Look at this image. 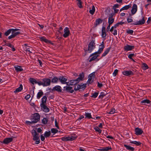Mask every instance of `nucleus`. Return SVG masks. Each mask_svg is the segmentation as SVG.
Here are the masks:
<instances>
[{
	"label": "nucleus",
	"mask_w": 151,
	"mask_h": 151,
	"mask_svg": "<svg viewBox=\"0 0 151 151\" xmlns=\"http://www.w3.org/2000/svg\"><path fill=\"white\" fill-rule=\"evenodd\" d=\"M31 133L33 137V140L35 142V144H38L40 143V139L39 134L37 133L36 131L33 129L32 130Z\"/></svg>",
	"instance_id": "obj_1"
},
{
	"label": "nucleus",
	"mask_w": 151,
	"mask_h": 151,
	"mask_svg": "<svg viewBox=\"0 0 151 151\" xmlns=\"http://www.w3.org/2000/svg\"><path fill=\"white\" fill-rule=\"evenodd\" d=\"M95 47V41L94 40H92L88 45V50H84L85 52V55H86V53H87V51H89V52H91Z\"/></svg>",
	"instance_id": "obj_2"
},
{
	"label": "nucleus",
	"mask_w": 151,
	"mask_h": 151,
	"mask_svg": "<svg viewBox=\"0 0 151 151\" xmlns=\"http://www.w3.org/2000/svg\"><path fill=\"white\" fill-rule=\"evenodd\" d=\"M40 116L39 113H36L32 114L31 116L30 119L33 121L32 122L37 123L40 120Z\"/></svg>",
	"instance_id": "obj_3"
},
{
	"label": "nucleus",
	"mask_w": 151,
	"mask_h": 151,
	"mask_svg": "<svg viewBox=\"0 0 151 151\" xmlns=\"http://www.w3.org/2000/svg\"><path fill=\"white\" fill-rule=\"evenodd\" d=\"M43 82V86H47L50 85L51 80L48 78H44L42 79Z\"/></svg>",
	"instance_id": "obj_4"
},
{
	"label": "nucleus",
	"mask_w": 151,
	"mask_h": 151,
	"mask_svg": "<svg viewBox=\"0 0 151 151\" xmlns=\"http://www.w3.org/2000/svg\"><path fill=\"white\" fill-rule=\"evenodd\" d=\"M145 22V20L144 19V17H143L142 19L137 21L136 22H135L131 24L135 25H142L144 24Z\"/></svg>",
	"instance_id": "obj_5"
},
{
	"label": "nucleus",
	"mask_w": 151,
	"mask_h": 151,
	"mask_svg": "<svg viewBox=\"0 0 151 151\" xmlns=\"http://www.w3.org/2000/svg\"><path fill=\"white\" fill-rule=\"evenodd\" d=\"M64 33L63 34V36L65 38L68 37L70 33L69 28L67 27L64 29Z\"/></svg>",
	"instance_id": "obj_6"
},
{
	"label": "nucleus",
	"mask_w": 151,
	"mask_h": 151,
	"mask_svg": "<svg viewBox=\"0 0 151 151\" xmlns=\"http://www.w3.org/2000/svg\"><path fill=\"white\" fill-rule=\"evenodd\" d=\"M13 139L12 137L6 138L4 139L2 142L5 144H7L12 141Z\"/></svg>",
	"instance_id": "obj_7"
},
{
	"label": "nucleus",
	"mask_w": 151,
	"mask_h": 151,
	"mask_svg": "<svg viewBox=\"0 0 151 151\" xmlns=\"http://www.w3.org/2000/svg\"><path fill=\"white\" fill-rule=\"evenodd\" d=\"M135 134L137 135H141L143 132V130L138 127H137L135 128Z\"/></svg>",
	"instance_id": "obj_8"
},
{
	"label": "nucleus",
	"mask_w": 151,
	"mask_h": 151,
	"mask_svg": "<svg viewBox=\"0 0 151 151\" xmlns=\"http://www.w3.org/2000/svg\"><path fill=\"white\" fill-rule=\"evenodd\" d=\"M40 40L42 41H43L47 43H50L51 45H53V43L51 41L45 38V37H40Z\"/></svg>",
	"instance_id": "obj_9"
},
{
	"label": "nucleus",
	"mask_w": 151,
	"mask_h": 151,
	"mask_svg": "<svg viewBox=\"0 0 151 151\" xmlns=\"http://www.w3.org/2000/svg\"><path fill=\"white\" fill-rule=\"evenodd\" d=\"M52 91H56L58 92H62V90L60 86H57L53 88L52 89Z\"/></svg>",
	"instance_id": "obj_10"
},
{
	"label": "nucleus",
	"mask_w": 151,
	"mask_h": 151,
	"mask_svg": "<svg viewBox=\"0 0 151 151\" xmlns=\"http://www.w3.org/2000/svg\"><path fill=\"white\" fill-rule=\"evenodd\" d=\"M137 11V6L135 4H134L132 6V9L131 10L132 14H134Z\"/></svg>",
	"instance_id": "obj_11"
},
{
	"label": "nucleus",
	"mask_w": 151,
	"mask_h": 151,
	"mask_svg": "<svg viewBox=\"0 0 151 151\" xmlns=\"http://www.w3.org/2000/svg\"><path fill=\"white\" fill-rule=\"evenodd\" d=\"M58 79L61 83L63 84L66 83L67 79L65 78L64 76H60L58 78Z\"/></svg>",
	"instance_id": "obj_12"
},
{
	"label": "nucleus",
	"mask_w": 151,
	"mask_h": 151,
	"mask_svg": "<svg viewBox=\"0 0 151 151\" xmlns=\"http://www.w3.org/2000/svg\"><path fill=\"white\" fill-rule=\"evenodd\" d=\"M64 91L65 90L67 92L73 93L74 90L72 89V88L71 86H65L64 87Z\"/></svg>",
	"instance_id": "obj_13"
},
{
	"label": "nucleus",
	"mask_w": 151,
	"mask_h": 151,
	"mask_svg": "<svg viewBox=\"0 0 151 151\" xmlns=\"http://www.w3.org/2000/svg\"><path fill=\"white\" fill-rule=\"evenodd\" d=\"M134 46L129 45H125L124 47V50L125 51L131 50L134 48Z\"/></svg>",
	"instance_id": "obj_14"
},
{
	"label": "nucleus",
	"mask_w": 151,
	"mask_h": 151,
	"mask_svg": "<svg viewBox=\"0 0 151 151\" xmlns=\"http://www.w3.org/2000/svg\"><path fill=\"white\" fill-rule=\"evenodd\" d=\"M122 73L124 75L129 76L134 75L133 73L131 70L124 71L122 72Z\"/></svg>",
	"instance_id": "obj_15"
},
{
	"label": "nucleus",
	"mask_w": 151,
	"mask_h": 151,
	"mask_svg": "<svg viewBox=\"0 0 151 151\" xmlns=\"http://www.w3.org/2000/svg\"><path fill=\"white\" fill-rule=\"evenodd\" d=\"M40 106L43 111L45 112H48L49 111V109L46 106L45 104L40 105Z\"/></svg>",
	"instance_id": "obj_16"
},
{
	"label": "nucleus",
	"mask_w": 151,
	"mask_h": 151,
	"mask_svg": "<svg viewBox=\"0 0 151 151\" xmlns=\"http://www.w3.org/2000/svg\"><path fill=\"white\" fill-rule=\"evenodd\" d=\"M70 84L71 86L75 85L77 84L79 82V81L77 80H71L70 81Z\"/></svg>",
	"instance_id": "obj_17"
},
{
	"label": "nucleus",
	"mask_w": 151,
	"mask_h": 151,
	"mask_svg": "<svg viewBox=\"0 0 151 151\" xmlns=\"http://www.w3.org/2000/svg\"><path fill=\"white\" fill-rule=\"evenodd\" d=\"M132 4H129L128 5H126L124 6L121 9H120V12L122 11V10H127L129 8H131V7Z\"/></svg>",
	"instance_id": "obj_18"
},
{
	"label": "nucleus",
	"mask_w": 151,
	"mask_h": 151,
	"mask_svg": "<svg viewBox=\"0 0 151 151\" xmlns=\"http://www.w3.org/2000/svg\"><path fill=\"white\" fill-rule=\"evenodd\" d=\"M103 20L100 18L97 19L96 20V23L94 24L95 27H96L100 23H102Z\"/></svg>",
	"instance_id": "obj_19"
},
{
	"label": "nucleus",
	"mask_w": 151,
	"mask_h": 151,
	"mask_svg": "<svg viewBox=\"0 0 151 151\" xmlns=\"http://www.w3.org/2000/svg\"><path fill=\"white\" fill-rule=\"evenodd\" d=\"M104 47H101V48H100L98 51L97 52H96L95 53H94L93 54H91L90 56V57H91V56H93L95 54H100L101 53V52L103 51Z\"/></svg>",
	"instance_id": "obj_20"
},
{
	"label": "nucleus",
	"mask_w": 151,
	"mask_h": 151,
	"mask_svg": "<svg viewBox=\"0 0 151 151\" xmlns=\"http://www.w3.org/2000/svg\"><path fill=\"white\" fill-rule=\"evenodd\" d=\"M111 47H110L107 48L102 54V57H103L106 56L109 52L110 50L111 49Z\"/></svg>",
	"instance_id": "obj_21"
},
{
	"label": "nucleus",
	"mask_w": 151,
	"mask_h": 151,
	"mask_svg": "<svg viewBox=\"0 0 151 151\" xmlns=\"http://www.w3.org/2000/svg\"><path fill=\"white\" fill-rule=\"evenodd\" d=\"M47 99V97L46 96H44L42 99V103L40 105L45 104Z\"/></svg>",
	"instance_id": "obj_22"
},
{
	"label": "nucleus",
	"mask_w": 151,
	"mask_h": 151,
	"mask_svg": "<svg viewBox=\"0 0 151 151\" xmlns=\"http://www.w3.org/2000/svg\"><path fill=\"white\" fill-rule=\"evenodd\" d=\"M151 102V101L149 99H144L142 100L141 101V103L143 105H145L146 103L147 104H150Z\"/></svg>",
	"instance_id": "obj_23"
},
{
	"label": "nucleus",
	"mask_w": 151,
	"mask_h": 151,
	"mask_svg": "<svg viewBox=\"0 0 151 151\" xmlns=\"http://www.w3.org/2000/svg\"><path fill=\"white\" fill-rule=\"evenodd\" d=\"M111 149V147H106L101 149H99V150L100 151H108L109 150Z\"/></svg>",
	"instance_id": "obj_24"
},
{
	"label": "nucleus",
	"mask_w": 151,
	"mask_h": 151,
	"mask_svg": "<svg viewBox=\"0 0 151 151\" xmlns=\"http://www.w3.org/2000/svg\"><path fill=\"white\" fill-rule=\"evenodd\" d=\"M43 95V93L41 90H40V91L37 93V99H40V98Z\"/></svg>",
	"instance_id": "obj_25"
},
{
	"label": "nucleus",
	"mask_w": 151,
	"mask_h": 151,
	"mask_svg": "<svg viewBox=\"0 0 151 151\" xmlns=\"http://www.w3.org/2000/svg\"><path fill=\"white\" fill-rule=\"evenodd\" d=\"M23 88V86L22 84L20 85V86L19 87L17 88L16 90L14 91V93H16L17 92L20 91Z\"/></svg>",
	"instance_id": "obj_26"
},
{
	"label": "nucleus",
	"mask_w": 151,
	"mask_h": 151,
	"mask_svg": "<svg viewBox=\"0 0 151 151\" xmlns=\"http://www.w3.org/2000/svg\"><path fill=\"white\" fill-rule=\"evenodd\" d=\"M124 146L128 150H131V151H133L134 150V147H132L129 145H124Z\"/></svg>",
	"instance_id": "obj_27"
},
{
	"label": "nucleus",
	"mask_w": 151,
	"mask_h": 151,
	"mask_svg": "<svg viewBox=\"0 0 151 151\" xmlns=\"http://www.w3.org/2000/svg\"><path fill=\"white\" fill-rule=\"evenodd\" d=\"M92 56L93 57L89 60V62H91L92 61L94 60H95L99 56V55L97 54H95L93 56Z\"/></svg>",
	"instance_id": "obj_28"
},
{
	"label": "nucleus",
	"mask_w": 151,
	"mask_h": 151,
	"mask_svg": "<svg viewBox=\"0 0 151 151\" xmlns=\"http://www.w3.org/2000/svg\"><path fill=\"white\" fill-rule=\"evenodd\" d=\"M15 68L17 72H21L23 70V69L21 66H16Z\"/></svg>",
	"instance_id": "obj_29"
},
{
	"label": "nucleus",
	"mask_w": 151,
	"mask_h": 151,
	"mask_svg": "<svg viewBox=\"0 0 151 151\" xmlns=\"http://www.w3.org/2000/svg\"><path fill=\"white\" fill-rule=\"evenodd\" d=\"M58 80H59L58 78L56 77H55L52 79L51 81L52 83H57Z\"/></svg>",
	"instance_id": "obj_30"
},
{
	"label": "nucleus",
	"mask_w": 151,
	"mask_h": 151,
	"mask_svg": "<svg viewBox=\"0 0 151 151\" xmlns=\"http://www.w3.org/2000/svg\"><path fill=\"white\" fill-rule=\"evenodd\" d=\"M29 81L30 83L33 85H34L35 83L36 84L37 83V81L35 79L32 78H30Z\"/></svg>",
	"instance_id": "obj_31"
},
{
	"label": "nucleus",
	"mask_w": 151,
	"mask_h": 151,
	"mask_svg": "<svg viewBox=\"0 0 151 151\" xmlns=\"http://www.w3.org/2000/svg\"><path fill=\"white\" fill-rule=\"evenodd\" d=\"M77 4L78 7L80 8H82L83 6L82 5L81 0H77Z\"/></svg>",
	"instance_id": "obj_32"
},
{
	"label": "nucleus",
	"mask_w": 151,
	"mask_h": 151,
	"mask_svg": "<svg viewBox=\"0 0 151 151\" xmlns=\"http://www.w3.org/2000/svg\"><path fill=\"white\" fill-rule=\"evenodd\" d=\"M69 139V140L73 141L76 139L77 137V136L75 134L73 136H71V137H68Z\"/></svg>",
	"instance_id": "obj_33"
},
{
	"label": "nucleus",
	"mask_w": 151,
	"mask_h": 151,
	"mask_svg": "<svg viewBox=\"0 0 151 151\" xmlns=\"http://www.w3.org/2000/svg\"><path fill=\"white\" fill-rule=\"evenodd\" d=\"M48 121L47 118H44L42 120V123L44 124H46L47 123Z\"/></svg>",
	"instance_id": "obj_34"
},
{
	"label": "nucleus",
	"mask_w": 151,
	"mask_h": 151,
	"mask_svg": "<svg viewBox=\"0 0 151 151\" xmlns=\"http://www.w3.org/2000/svg\"><path fill=\"white\" fill-rule=\"evenodd\" d=\"M130 143L132 144H134L136 145L137 146H139L141 145V143L139 142H137L136 141H131Z\"/></svg>",
	"instance_id": "obj_35"
},
{
	"label": "nucleus",
	"mask_w": 151,
	"mask_h": 151,
	"mask_svg": "<svg viewBox=\"0 0 151 151\" xmlns=\"http://www.w3.org/2000/svg\"><path fill=\"white\" fill-rule=\"evenodd\" d=\"M106 95V93H105L104 92H101L100 94V95L99 96V99H102Z\"/></svg>",
	"instance_id": "obj_36"
},
{
	"label": "nucleus",
	"mask_w": 151,
	"mask_h": 151,
	"mask_svg": "<svg viewBox=\"0 0 151 151\" xmlns=\"http://www.w3.org/2000/svg\"><path fill=\"white\" fill-rule=\"evenodd\" d=\"M114 19L113 18H108V23L109 24H111L114 22Z\"/></svg>",
	"instance_id": "obj_37"
},
{
	"label": "nucleus",
	"mask_w": 151,
	"mask_h": 151,
	"mask_svg": "<svg viewBox=\"0 0 151 151\" xmlns=\"http://www.w3.org/2000/svg\"><path fill=\"white\" fill-rule=\"evenodd\" d=\"M142 68L143 69L145 70L147 69L148 68V66L145 63H143L142 64Z\"/></svg>",
	"instance_id": "obj_38"
},
{
	"label": "nucleus",
	"mask_w": 151,
	"mask_h": 151,
	"mask_svg": "<svg viewBox=\"0 0 151 151\" xmlns=\"http://www.w3.org/2000/svg\"><path fill=\"white\" fill-rule=\"evenodd\" d=\"M51 134V132L50 131L49 132L46 131L44 135L46 137H49Z\"/></svg>",
	"instance_id": "obj_39"
},
{
	"label": "nucleus",
	"mask_w": 151,
	"mask_h": 151,
	"mask_svg": "<svg viewBox=\"0 0 151 151\" xmlns=\"http://www.w3.org/2000/svg\"><path fill=\"white\" fill-rule=\"evenodd\" d=\"M99 92H95L94 93H93V94L91 96V97L94 98H96L98 96L99 94Z\"/></svg>",
	"instance_id": "obj_40"
},
{
	"label": "nucleus",
	"mask_w": 151,
	"mask_h": 151,
	"mask_svg": "<svg viewBox=\"0 0 151 151\" xmlns=\"http://www.w3.org/2000/svg\"><path fill=\"white\" fill-rule=\"evenodd\" d=\"M95 11V8L94 6H93L92 7V9H90L89 11L90 13L91 14H93Z\"/></svg>",
	"instance_id": "obj_41"
},
{
	"label": "nucleus",
	"mask_w": 151,
	"mask_h": 151,
	"mask_svg": "<svg viewBox=\"0 0 151 151\" xmlns=\"http://www.w3.org/2000/svg\"><path fill=\"white\" fill-rule=\"evenodd\" d=\"M12 30L11 29H9L7 30L4 33V35L6 36H8L11 32Z\"/></svg>",
	"instance_id": "obj_42"
},
{
	"label": "nucleus",
	"mask_w": 151,
	"mask_h": 151,
	"mask_svg": "<svg viewBox=\"0 0 151 151\" xmlns=\"http://www.w3.org/2000/svg\"><path fill=\"white\" fill-rule=\"evenodd\" d=\"M51 132L52 133H53L54 134H55L57 133L58 132V129H55V128H52L51 129Z\"/></svg>",
	"instance_id": "obj_43"
},
{
	"label": "nucleus",
	"mask_w": 151,
	"mask_h": 151,
	"mask_svg": "<svg viewBox=\"0 0 151 151\" xmlns=\"http://www.w3.org/2000/svg\"><path fill=\"white\" fill-rule=\"evenodd\" d=\"M94 129L96 132H98L99 133H101V130L99 129V128L97 127H95Z\"/></svg>",
	"instance_id": "obj_44"
},
{
	"label": "nucleus",
	"mask_w": 151,
	"mask_h": 151,
	"mask_svg": "<svg viewBox=\"0 0 151 151\" xmlns=\"http://www.w3.org/2000/svg\"><path fill=\"white\" fill-rule=\"evenodd\" d=\"M85 116L86 117H87L88 119L93 118L91 117V116L90 113H86L85 114Z\"/></svg>",
	"instance_id": "obj_45"
},
{
	"label": "nucleus",
	"mask_w": 151,
	"mask_h": 151,
	"mask_svg": "<svg viewBox=\"0 0 151 151\" xmlns=\"http://www.w3.org/2000/svg\"><path fill=\"white\" fill-rule=\"evenodd\" d=\"M83 77L84 76H83L81 74L79 75V77L77 79L78 80L79 82L80 80H82Z\"/></svg>",
	"instance_id": "obj_46"
},
{
	"label": "nucleus",
	"mask_w": 151,
	"mask_h": 151,
	"mask_svg": "<svg viewBox=\"0 0 151 151\" xmlns=\"http://www.w3.org/2000/svg\"><path fill=\"white\" fill-rule=\"evenodd\" d=\"M80 85L78 84L75 86L74 88V90L76 91L79 90L80 89Z\"/></svg>",
	"instance_id": "obj_47"
},
{
	"label": "nucleus",
	"mask_w": 151,
	"mask_h": 151,
	"mask_svg": "<svg viewBox=\"0 0 151 151\" xmlns=\"http://www.w3.org/2000/svg\"><path fill=\"white\" fill-rule=\"evenodd\" d=\"M69 138L68 137H63L61 138V139L62 141H69Z\"/></svg>",
	"instance_id": "obj_48"
},
{
	"label": "nucleus",
	"mask_w": 151,
	"mask_h": 151,
	"mask_svg": "<svg viewBox=\"0 0 151 151\" xmlns=\"http://www.w3.org/2000/svg\"><path fill=\"white\" fill-rule=\"evenodd\" d=\"M115 109H114L112 108L111 109L110 111L109 112H107L108 114H113L115 112Z\"/></svg>",
	"instance_id": "obj_49"
},
{
	"label": "nucleus",
	"mask_w": 151,
	"mask_h": 151,
	"mask_svg": "<svg viewBox=\"0 0 151 151\" xmlns=\"http://www.w3.org/2000/svg\"><path fill=\"white\" fill-rule=\"evenodd\" d=\"M95 72H93L92 73H91V74H90V75H89L88 76V78H92V77H93V78L94 77H95Z\"/></svg>",
	"instance_id": "obj_50"
},
{
	"label": "nucleus",
	"mask_w": 151,
	"mask_h": 151,
	"mask_svg": "<svg viewBox=\"0 0 151 151\" xmlns=\"http://www.w3.org/2000/svg\"><path fill=\"white\" fill-rule=\"evenodd\" d=\"M80 89H82L83 88H85L86 87V84H82V83L81 84V85H80Z\"/></svg>",
	"instance_id": "obj_51"
},
{
	"label": "nucleus",
	"mask_w": 151,
	"mask_h": 151,
	"mask_svg": "<svg viewBox=\"0 0 151 151\" xmlns=\"http://www.w3.org/2000/svg\"><path fill=\"white\" fill-rule=\"evenodd\" d=\"M92 78H88V80L87 81V83L88 84H91L93 82V80H92Z\"/></svg>",
	"instance_id": "obj_52"
},
{
	"label": "nucleus",
	"mask_w": 151,
	"mask_h": 151,
	"mask_svg": "<svg viewBox=\"0 0 151 151\" xmlns=\"http://www.w3.org/2000/svg\"><path fill=\"white\" fill-rule=\"evenodd\" d=\"M106 32H102L101 36L102 38H104L106 37Z\"/></svg>",
	"instance_id": "obj_53"
},
{
	"label": "nucleus",
	"mask_w": 151,
	"mask_h": 151,
	"mask_svg": "<svg viewBox=\"0 0 151 151\" xmlns=\"http://www.w3.org/2000/svg\"><path fill=\"white\" fill-rule=\"evenodd\" d=\"M127 32L129 34H131L132 35L133 33V31L132 30H129L127 31Z\"/></svg>",
	"instance_id": "obj_54"
},
{
	"label": "nucleus",
	"mask_w": 151,
	"mask_h": 151,
	"mask_svg": "<svg viewBox=\"0 0 151 151\" xmlns=\"http://www.w3.org/2000/svg\"><path fill=\"white\" fill-rule=\"evenodd\" d=\"M118 70L117 69L115 70L114 72L113 73V75L114 76H115L118 73Z\"/></svg>",
	"instance_id": "obj_55"
},
{
	"label": "nucleus",
	"mask_w": 151,
	"mask_h": 151,
	"mask_svg": "<svg viewBox=\"0 0 151 151\" xmlns=\"http://www.w3.org/2000/svg\"><path fill=\"white\" fill-rule=\"evenodd\" d=\"M119 7V5L118 4H115L114 6L113 7V9H116V8H118Z\"/></svg>",
	"instance_id": "obj_56"
},
{
	"label": "nucleus",
	"mask_w": 151,
	"mask_h": 151,
	"mask_svg": "<svg viewBox=\"0 0 151 151\" xmlns=\"http://www.w3.org/2000/svg\"><path fill=\"white\" fill-rule=\"evenodd\" d=\"M12 29V33H13L14 32H15L16 31H17L20 30V29H17V28L15 29Z\"/></svg>",
	"instance_id": "obj_57"
},
{
	"label": "nucleus",
	"mask_w": 151,
	"mask_h": 151,
	"mask_svg": "<svg viewBox=\"0 0 151 151\" xmlns=\"http://www.w3.org/2000/svg\"><path fill=\"white\" fill-rule=\"evenodd\" d=\"M134 55V54H131L129 55L128 58L130 59H132V57Z\"/></svg>",
	"instance_id": "obj_58"
},
{
	"label": "nucleus",
	"mask_w": 151,
	"mask_h": 151,
	"mask_svg": "<svg viewBox=\"0 0 151 151\" xmlns=\"http://www.w3.org/2000/svg\"><path fill=\"white\" fill-rule=\"evenodd\" d=\"M37 83H38V84L40 85H42L43 86V82L41 81H37Z\"/></svg>",
	"instance_id": "obj_59"
},
{
	"label": "nucleus",
	"mask_w": 151,
	"mask_h": 151,
	"mask_svg": "<svg viewBox=\"0 0 151 151\" xmlns=\"http://www.w3.org/2000/svg\"><path fill=\"white\" fill-rule=\"evenodd\" d=\"M13 34H14V36L15 37L17 35L19 34H20L21 33L20 32H14V33Z\"/></svg>",
	"instance_id": "obj_60"
},
{
	"label": "nucleus",
	"mask_w": 151,
	"mask_h": 151,
	"mask_svg": "<svg viewBox=\"0 0 151 151\" xmlns=\"http://www.w3.org/2000/svg\"><path fill=\"white\" fill-rule=\"evenodd\" d=\"M55 127L58 128L59 129V127L58 125V123L57 122L56 119H55Z\"/></svg>",
	"instance_id": "obj_61"
},
{
	"label": "nucleus",
	"mask_w": 151,
	"mask_h": 151,
	"mask_svg": "<svg viewBox=\"0 0 151 151\" xmlns=\"http://www.w3.org/2000/svg\"><path fill=\"white\" fill-rule=\"evenodd\" d=\"M14 37H15V36L14 35V34H12V35L10 36H9L8 37V38L9 39H11L14 38Z\"/></svg>",
	"instance_id": "obj_62"
},
{
	"label": "nucleus",
	"mask_w": 151,
	"mask_h": 151,
	"mask_svg": "<svg viewBox=\"0 0 151 151\" xmlns=\"http://www.w3.org/2000/svg\"><path fill=\"white\" fill-rule=\"evenodd\" d=\"M127 21L128 23H130L132 22L133 20L131 18H128L127 19Z\"/></svg>",
	"instance_id": "obj_63"
},
{
	"label": "nucleus",
	"mask_w": 151,
	"mask_h": 151,
	"mask_svg": "<svg viewBox=\"0 0 151 151\" xmlns=\"http://www.w3.org/2000/svg\"><path fill=\"white\" fill-rule=\"evenodd\" d=\"M111 33L114 35H117V31L116 29H114L113 32Z\"/></svg>",
	"instance_id": "obj_64"
}]
</instances>
